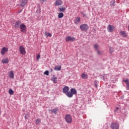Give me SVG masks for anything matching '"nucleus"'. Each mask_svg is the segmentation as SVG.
I'll return each mask as SVG.
<instances>
[{"label": "nucleus", "instance_id": "2", "mask_svg": "<svg viewBox=\"0 0 129 129\" xmlns=\"http://www.w3.org/2000/svg\"><path fill=\"white\" fill-rule=\"evenodd\" d=\"M80 28L81 31H83V32H86L88 31V29H89V27L86 24L81 25Z\"/></svg>", "mask_w": 129, "mask_h": 129}, {"label": "nucleus", "instance_id": "8", "mask_svg": "<svg viewBox=\"0 0 129 129\" xmlns=\"http://www.w3.org/2000/svg\"><path fill=\"white\" fill-rule=\"evenodd\" d=\"M66 42H74L75 41V37H72L70 36H67L66 38Z\"/></svg>", "mask_w": 129, "mask_h": 129}, {"label": "nucleus", "instance_id": "23", "mask_svg": "<svg viewBox=\"0 0 129 129\" xmlns=\"http://www.w3.org/2000/svg\"><path fill=\"white\" fill-rule=\"evenodd\" d=\"M94 49H95V50H96V51H98V49H99V45L97 44H95L94 45Z\"/></svg>", "mask_w": 129, "mask_h": 129}, {"label": "nucleus", "instance_id": "17", "mask_svg": "<svg viewBox=\"0 0 129 129\" xmlns=\"http://www.w3.org/2000/svg\"><path fill=\"white\" fill-rule=\"evenodd\" d=\"M81 77L83 79H87L88 78V75L86 74L83 73L81 74Z\"/></svg>", "mask_w": 129, "mask_h": 129}, {"label": "nucleus", "instance_id": "12", "mask_svg": "<svg viewBox=\"0 0 129 129\" xmlns=\"http://www.w3.org/2000/svg\"><path fill=\"white\" fill-rule=\"evenodd\" d=\"M119 34L120 36L122 37V38H126V37H127V33H126V32H125V31H120L119 32Z\"/></svg>", "mask_w": 129, "mask_h": 129}, {"label": "nucleus", "instance_id": "19", "mask_svg": "<svg viewBox=\"0 0 129 129\" xmlns=\"http://www.w3.org/2000/svg\"><path fill=\"white\" fill-rule=\"evenodd\" d=\"M2 63H9V59L8 58H3L2 60Z\"/></svg>", "mask_w": 129, "mask_h": 129}, {"label": "nucleus", "instance_id": "14", "mask_svg": "<svg viewBox=\"0 0 129 129\" xmlns=\"http://www.w3.org/2000/svg\"><path fill=\"white\" fill-rule=\"evenodd\" d=\"M123 82L126 83V88L127 90H129V81L128 79H123Z\"/></svg>", "mask_w": 129, "mask_h": 129}, {"label": "nucleus", "instance_id": "27", "mask_svg": "<svg viewBox=\"0 0 129 129\" xmlns=\"http://www.w3.org/2000/svg\"><path fill=\"white\" fill-rule=\"evenodd\" d=\"M40 123H41V119H37L36 120V124H39Z\"/></svg>", "mask_w": 129, "mask_h": 129}, {"label": "nucleus", "instance_id": "11", "mask_svg": "<svg viewBox=\"0 0 129 129\" xmlns=\"http://www.w3.org/2000/svg\"><path fill=\"white\" fill-rule=\"evenodd\" d=\"M21 25H22V22H21L20 21H18L15 23L14 27L16 29H18L19 28H20Z\"/></svg>", "mask_w": 129, "mask_h": 129}, {"label": "nucleus", "instance_id": "6", "mask_svg": "<svg viewBox=\"0 0 129 129\" xmlns=\"http://www.w3.org/2000/svg\"><path fill=\"white\" fill-rule=\"evenodd\" d=\"M19 52L22 55H25V54H26V49H25V47H24V46H19Z\"/></svg>", "mask_w": 129, "mask_h": 129}, {"label": "nucleus", "instance_id": "34", "mask_svg": "<svg viewBox=\"0 0 129 129\" xmlns=\"http://www.w3.org/2000/svg\"><path fill=\"white\" fill-rule=\"evenodd\" d=\"M94 86L96 87H97V84H94Z\"/></svg>", "mask_w": 129, "mask_h": 129}, {"label": "nucleus", "instance_id": "28", "mask_svg": "<svg viewBox=\"0 0 129 129\" xmlns=\"http://www.w3.org/2000/svg\"><path fill=\"white\" fill-rule=\"evenodd\" d=\"M80 20H81L80 17L76 18V22H77V23H79V22H80Z\"/></svg>", "mask_w": 129, "mask_h": 129}, {"label": "nucleus", "instance_id": "38", "mask_svg": "<svg viewBox=\"0 0 129 129\" xmlns=\"http://www.w3.org/2000/svg\"><path fill=\"white\" fill-rule=\"evenodd\" d=\"M22 11H20V12H19V13H21Z\"/></svg>", "mask_w": 129, "mask_h": 129}, {"label": "nucleus", "instance_id": "36", "mask_svg": "<svg viewBox=\"0 0 129 129\" xmlns=\"http://www.w3.org/2000/svg\"><path fill=\"white\" fill-rule=\"evenodd\" d=\"M42 1V2H45V1H47V0H41Z\"/></svg>", "mask_w": 129, "mask_h": 129}, {"label": "nucleus", "instance_id": "18", "mask_svg": "<svg viewBox=\"0 0 129 129\" xmlns=\"http://www.w3.org/2000/svg\"><path fill=\"white\" fill-rule=\"evenodd\" d=\"M9 76L10 78H11L12 79H13V78H14V72H13V71L10 72L9 73Z\"/></svg>", "mask_w": 129, "mask_h": 129}, {"label": "nucleus", "instance_id": "15", "mask_svg": "<svg viewBox=\"0 0 129 129\" xmlns=\"http://www.w3.org/2000/svg\"><path fill=\"white\" fill-rule=\"evenodd\" d=\"M51 81H52V82H53V83H57V82H58V80L57 77L54 75L52 76V77H51Z\"/></svg>", "mask_w": 129, "mask_h": 129}, {"label": "nucleus", "instance_id": "10", "mask_svg": "<svg viewBox=\"0 0 129 129\" xmlns=\"http://www.w3.org/2000/svg\"><path fill=\"white\" fill-rule=\"evenodd\" d=\"M20 3L21 7H25L28 4V0H20Z\"/></svg>", "mask_w": 129, "mask_h": 129}, {"label": "nucleus", "instance_id": "4", "mask_svg": "<svg viewBox=\"0 0 129 129\" xmlns=\"http://www.w3.org/2000/svg\"><path fill=\"white\" fill-rule=\"evenodd\" d=\"M20 29L22 33H26L27 32V27L24 24L20 25Z\"/></svg>", "mask_w": 129, "mask_h": 129}, {"label": "nucleus", "instance_id": "1", "mask_svg": "<svg viewBox=\"0 0 129 129\" xmlns=\"http://www.w3.org/2000/svg\"><path fill=\"white\" fill-rule=\"evenodd\" d=\"M76 94H77V90L74 88H72L71 91H69L67 93V97L71 98V97H73V95H75Z\"/></svg>", "mask_w": 129, "mask_h": 129}, {"label": "nucleus", "instance_id": "9", "mask_svg": "<svg viewBox=\"0 0 129 129\" xmlns=\"http://www.w3.org/2000/svg\"><path fill=\"white\" fill-rule=\"evenodd\" d=\"M62 92L63 93H64V94H66L67 96V93L69 92V87L68 86H65L62 89Z\"/></svg>", "mask_w": 129, "mask_h": 129}, {"label": "nucleus", "instance_id": "37", "mask_svg": "<svg viewBox=\"0 0 129 129\" xmlns=\"http://www.w3.org/2000/svg\"><path fill=\"white\" fill-rule=\"evenodd\" d=\"M1 108H0V115H1Z\"/></svg>", "mask_w": 129, "mask_h": 129}, {"label": "nucleus", "instance_id": "3", "mask_svg": "<svg viewBox=\"0 0 129 129\" xmlns=\"http://www.w3.org/2000/svg\"><path fill=\"white\" fill-rule=\"evenodd\" d=\"M66 122L68 123H71L72 122V117L70 114H67L64 117Z\"/></svg>", "mask_w": 129, "mask_h": 129}, {"label": "nucleus", "instance_id": "26", "mask_svg": "<svg viewBox=\"0 0 129 129\" xmlns=\"http://www.w3.org/2000/svg\"><path fill=\"white\" fill-rule=\"evenodd\" d=\"M66 8L65 7L59 8V12H65Z\"/></svg>", "mask_w": 129, "mask_h": 129}, {"label": "nucleus", "instance_id": "39", "mask_svg": "<svg viewBox=\"0 0 129 129\" xmlns=\"http://www.w3.org/2000/svg\"><path fill=\"white\" fill-rule=\"evenodd\" d=\"M117 109H118V108H117Z\"/></svg>", "mask_w": 129, "mask_h": 129}, {"label": "nucleus", "instance_id": "7", "mask_svg": "<svg viewBox=\"0 0 129 129\" xmlns=\"http://www.w3.org/2000/svg\"><path fill=\"white\" fill-rule=\"evenodd\" d=\"M107 31L109 32L112 33V32L114 31V26H113V25H109L107 26Z\"/></svg>", "mask_w": 129, "mask_h": 129}, {"label": "nucleus", "instance_id": "33", "mask_svg": "<svg viewBox=\"0 0 129 129\" xmlns=\"http://www.w3.org/2000/svg\"><path fill=\"white\" fill-rule=\"evenodd\" d=\"M27 118H28V117L27 116V115H26L25 116V119H27Z\"/></svg>", "mask_w": 129, "mask_h": 129}, {"label": "nucleus", "instance_id": "32", "mask_svg": "<svg viewBox=\"0 0 129 129\" xmlns=\"http://www.w3.org/2000/svg\"><path fill=\"white\" fill-rule=\"evenodd\" d=\"M40 54L37 55L36 56L37 60H39L40 59Z\"/></svg>", "mask_w": 129, "mask_h": 129}, {"label": "nucleus", "instance_id": "31", "mask_svg": "<svg viewBox=\"0 0 129 129\" xmlns=\"http://www.w3.org/2000/svg\"><path fill=\"white\" fill-rule=\"evenodd\" d=\"M97 52L98 55H101V54H102V52L99 50H97Z\"/></svg>", "mask_w": 129, "mask_h": 129}, {"label": "nucleus", "instance_id": "30", "mask_svg": "<svg viewBox=\"0 0 129 129\" xmlns=\"http://www.w3.org/2000/svg\"><path fill=\"white\" fill-rule=\"evenodd\" d=\"M44 74L45 75H47V76L49 75V71H45V72L44 73Z\"/></svg>", "mask_w": 129, "mask_h": 129}, {"label": "nucleus", "instance_id": "20", "mask_svg": "<svg viewBox=\"0 0 129 129\" xmlns=\"http://www.w3.org/2000/svg\"><path fill=\"white\" fill-rule=\"evenodd\" d=\"M54 70H56V71H60V70H61V66H56L54 68Z\"/></svg>", "mask_w": 129, "mask_h": 129}, {"label": "nucleus", "instance_id": "22", "mask_svg": "<svg viewBox=\"0 0 129 129\" xmlns=\"http://www.w3.org/2000/svg\"><path fill=\"white\" fill-rule=\"evenodd\" d=\"M44 35L45 36H46V37H52V34L48 33L47 32H45Z\"/></svg>", "mask_w": 129, "mask_h": 129}, {"label": "nucleus", "instance_id": "35", "mask_svg": "<svg viewBox=\"0 0 129 129\" xmlns=\"http://www.w3.org/2000/svg\"><path fill=\"white\" fill-rule=\"evenodd\" d=\"M51 72H53V70L52 69H51Z\"/></svg>", "mask_w": 129, "mask_h": 129}, {"label": "nucleus", "instance_id": "29", "mask_svg": "<svg viewBox=\"0 0 129 129\" xmlns=\"http://www.w3.org/2000/svg\"><path fill=\"white\" fill-rule=\"evenodd\" d=\"M57 110H58V109L56 108V109H53L51 110V111L52 112H54V113H56V112H57Z\"/></svg>", "mask_w": 129, "mask_h": 129}, {"label": "nucleus", "instance_id": "5", "mask_svg": "<svg viewBox=\"0 0 129 129\" xmlns=\"http://www.w3.org/2000/svg\"><path fill=\"white\" fill-rule=\"evenodd\" d=\"M110 127L112 129H119V124L117 123L113 122L111 123Z\"/></svg>", "mask_w": 129, "mask_h": 129}, {"label": "nucleus", "instance_id": "13", "mask_svg": "<svg viewBox=\"0 0 129 129\" xmlns=\"http://www.w3.org/2000/svg\"><path fill=\"white\" fill-rule=\"evenodd\" d=\"M9 48L4 47L1 50V53L2 54V55H6V52H7Z\"/></svg>", "mask_w": 129, "mask_h": 129}, {"label": "nucleus", "instance_id": "21", "mask_svg": "<svg viewBox=\"0 0 129 129\" xmlns=\"http://www.w3.org/2000/svg\"><path fill=\"white\" fill-rule=\"evenodd\" d=\"M64 17V14L63 13H59L58 15V19H62Z\"/></svg>", "mask_w": 129, "mask_h": 129}, {"label": "nucleus", "instance_id": "24", "mask_svg": "<svg viewBox=\"0 0 129 129\" xmlns=\"http://www.w3.org/2000/svg\"><path fill=\"white\" fill-rule=\"evenodd\" d=\"M109 50L110 54H112V53L114 52V49H113V48L112 47H110Z\"/></svg>", "mask_w": 129, "mask_h": 129}, {"label": "nucleus", "instance_id": "25", "mask_svg": "<svg viewBox=\"0 0 129 129\" xmlns=\"http://www.w3.org/2000/svg\"><path fill=\"white\" fill-rule=\"evenodd\" d=\"M9 93L10 95H13L14 94V91L12 89H10L9 91Z\"/></svg>", "mask_w": 129, "mask_h": 129}, {"label": "nucleus", "instance_id": "16", "mask_svg": "<svg viewBox=\"0 0 129 129\" xmlns=\"http://www.w3.org/2000/svg\"><path fill=\"white\" fill-rule=\"evenodd\" d=\"M63 4V2L61 0H57L55 2V6H61Z\"/></svg>", "mask_w": 129, "mask_h": 129}]
</instances>
